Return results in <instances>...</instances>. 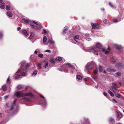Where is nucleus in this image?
<instances>
[{
  "label": "nucleus",
  "mask_w": 124,
  "mask_h": 124,
  "mask_svg": "<svg viewBox=\"0 0 124 124\" xmlns=\"http://www.w3.org/2000/svg\"><path fill=\"white\" fill-rule=\"evenodd\" d=\"M30 27H31L32 28H35V26L34 25H32L31 24H30Z\"/></svg>",
  "instance_id": "obj_48"
},
{
  "label": "nucleus",
  "mask_w": 124,
  "mask_h": 124,
  "mask_svg": "<svg viewBox=\"0 0 124 124\" xmlns=\"http://www.w3.org/2000/svg\"><path fill=\"white\" fill-rule=\"evenodd\" d=\"M15 94L19 98L21 97V92H17L15 93Z\"/></svg>",
  "instance_id": "obj_9"
},
{
  "label": "nucleus",
  "mask_w": 124,
  "mask_h": 124,
  "mask_svg": "<svg viewBox=\"0 0 124 124\" xmlns=\"http://www.w3.org/2000/svg\"><path fill=\"white\" fill-rule=\"evenodd\" d=\"M25 75V73L24 72H21L20 74V76H24Z\"/></svg>",
  "instance_id": "obj_28"
},
{
  "label": "nucleus",
  "mask_w": 124,
  "mask_h": 124,
  "mask_svg": "<svg viewBox=\"0 0 124 124\" xmlns=\"http://www.w3.org/2000/svg\"><path fill=\"white\" fill-rule=\"evenodd\" d=\"M48 42L51 44H53L54 43V41H53L51 39H49L48 40Z\"/></svg>",
  "instance_id": "obj_26"
},
{
  "label": "nucleus",
  "mask_w": 124,
  "mask_h": 124,
  "mask_svg": "<svg viewBox=\"0 0 124 124\" xmlns=\"http://www.w3.org/2000/svg\"><path fill=\"white\" fill-rule=\"evenodd\" d=\"M5 5V4L4 3H2L0 5V8L2 9H3L4 8V6Z\"/></svg>",
  "instance_id": "obj_24"
},
{
  "label": "nucleus",
  "mask_w": 124,
  "mask_h": 124,
  "mask_svg": "<svg viewBox=\"0 0 124 124\" xmlns=\"http://www.w3.org/2000/svg\"><path fill=\"white\" fill-rule=\"evenodd\" d=\"M37 74V71L36 70H34L32 74V76H35Z\"/></svg>",
  "instance_id": "obj_33"
},
{
  "label": "nucleus",
  "mask_w": 124,
  "mask_h": 124,
  "mask_svg": "<svg viewBox=\"0 0 124 124\" xmlns=\"http://www.w3.org/2000/svg\"><path fill=\"white\" fill-rule=\"evenodd\" d=\"M7 14L8 16L10 17H11L13 15L10 12H7Z\"/></svg>",
  "instance_id": "obj_23"
},
{
  "label": "nucleus",
  "mask_w": 124,
  "mask_h": 124,
  "mask_svg": "<svg viewBox=\"0 0 124 124\" xmlns=\"http://www.w3.org/2000/svg\"><path fill=\"white\" fill-rule=\"evenodd\" d=\"M68 29V27L67 26H66L64 28L63 31L62 32V33L63 34H65Z\"/></svg>",
  "instance_id": "obj_6"
},
{
  "label": "nucleus",
  "mask_w": 124,
  "mask_h": 124,
  "mask_svg": "<svg viewBox=\"0 0 124 124\" xmlns=\"http://www.w3.org/2000/svg\"><path fill=\"white\" fill-rule=\"evenodd\" d=\"M6 105L7 107H8V103H6Z\"/></svg>",
  "instance_id": "obj_62"
},
{
  "label": "nucleus",
  "mask_w": 124,
  "mask_h": 124,
  "mask_svg": "<svg viewBox=\"0 0 124 124\" xmlns=\"http://www.w3.org/2000/svg\"><path fill=\"white\" fill-rule=\"evenodd\" d=\"M25 96H26V93H23L22 91H21V96L22 97H24Z\"/></svg>",
  "instance_id": "obj_35"
},
{
  "label": "nucleus",
  "mask_w": 124,
  "mask_h": 124,
  "mask_svg": "<svg viewBox=\"0 0 124 124\" xmlns=\"http://www.w3.org/2000/svg\"><path fill=\"white\" fill-rule=\"evenodd\" d=\"M62 59V57H58L56 59V61H61Z\"/></svg>",
  "instance_id": "obj_27"
},
{
  "label": "nucleus",
  "mask_w": 124,
  "mask_h": 124,
  "mask_svg": "<svg viewBox=\"0 0 124 124\" xmlns=\"http://www.w3.org/2000/svg\"><path fill=\"white\" fill-rule=\"evenodd\" d=\"M109 5L112 8H114V6L113 4H112L111 2H109Z\"/></svg>",
  "instance_id": "obj_37"
},
{
  "label": "nucleus",
  "mask_w": 124,
  "mask_h": 124,
  "mask_svg": "<svg viewBox=\"0 0 124 124\" xmlns=\"http://www.w3.org/2000/svg\"><path fill=\"white\" fill-rule=\"evenodd\" d=\"M37 66L38 67L39 69H41V63H39L38 64Z\"/></svg>",
  "instance_id": "obj_38"
},
{
  "label": "nucleus",
  "mask_w": 124,
  "mask_h": 124,
  "mask_svg": "<svg viewBox=\"0 0 124 124\" xmlns=\"http://www.w3.org/2000/svg\"><path fill=\"white\" fill-rule=\"evenodd\" d=\"M92 29H98L99 28V25L96 23H92L91 24Z\"/></svg>",
  "instance_id": "obj_2"
},
{
  "label": "nucleus",
  "mask_w": 124,
  "mask_h": 124,
  "mask_svg": "<svg viewBox=\"0 0 124 124\" xmlns=\"http://www.w3.org/2000/svg\"><path fill=\"white\" fill-rule=\"evenodd\" d=\"M23 20L24 22L26 23H28V22L30 21L29 20V19H26L25 18H23Z\"/></svg>",
  "instance_id": "obj_25"
},
{
  "label": "nucleus",
  "mask_w": 124,
  "mask_h": 124,
  "mask_svg": "<svg viewBox=\"0 0 124 124\" xmlns=\"http://www.w3.org/2000/svg\"><path fill=\"white\" fill-rule=\"evenodd\" d=\"M77 79L80 80L82 79V77L81 76L78 75L77 76Z\"/></svg>",
  "instance_id": "obj_32"
},
{
  "label": "nucleus",
  "mask_w": 124,
  "mask_h": 124,
  "mask_svg": "<svg viewBox=\"0 0 124 124\" xmlns=\"http://www.w3.org/2000/svg\"><path fill=\"white\" fill-rule=\"evenodd\" d=\"M23 99L26 101H29V99L27 98V97H24L23 98Z\"/></svg>",
  "instance_id": "obj_40"
},
{
  "label": "nucleus",
  "mask_w": 124,
  "mask_h": 124,
  "mask_svg": "<svg viewBox=\"0 0 124 124\" xmlns=\"http://www.w3.org/2000/svg\"><path fill=\"white\" fill-rule=\"evenodd\" d=\"M115 46L116 48L117 49H121L122 48V47L121 46L118 45H115Z\"/></svg>",
  "instance_id": "obj_12"
},
{
  "label": "nucleus",
  "mask_w": 124,
  "mask_h": 124,
  "mask_svg": "<svg viewBox=\"0 0 124 124\" xmlns=\"http://www.w3.org/2000/svg\"><path fill=\"white\" fill-rule=\"evenodd\" d=\"M37 26H36V27L38 30H40L41 28V25L40 24H38L37 25Z\"/></svg>",
  "instance_id": "obj_18"
},
{
  "label": "nucleus",
  "mask_w": 124,
  "mask_h": 124,
  "mask_svg": "<svg viewBox=\"0 0 124 124\" xmlns=\"http://www.w3.org/2000/svg\"><path fill=\"white\" fill-rule=\"evenodd\" d=\"M95 49H96V48H93L91 49V50H92V52L94 53L95 54H96L97 55L98 54L97 53V51L95 50Z\"/></svg>",
  "instance_id": "obj_16"
},
{
  "label": "nucleus",
  "mask_w": 124,
  "mask_h": 124,
  "mask_svg": "<svg viewBox=\"0 0 124 124\" xmlns=\"http://www.w3.org/2000/svg\"><path fill=\"white\" fill-rule=\"evenodd\" d=\"M48 62H47L46 63V64L43 67L44 68L46 69L48 67Z\"/></svg>",
  "instance_id": "obj_31"
},
{
  "label": "nucleus",
  "mask_w": 124,
  "mask_h": 124,
  "mask_svg": "<svg viewBox=\"0 0 124 124\" xmlns=\"http://www.w3.org/2000/svg\"><path fill=\"white\" fill-rule=\"evenodd\" d=\"M2 33H0V38H1L2 36Z\"/></svg>",
  "instance_id": "obj_58"
},
{
  "label": "nucleus",
  "mask_w": 124,
  "mask_h": 124,
  "mask_svg": "<svg viewBox=\"0 0 124 124\" xmlns=\"http://www.w3.org/2000/svg\"><path fill=\"white\" fill-rule=\"evenodd\" d=\"M16 99L14 101H13V104H12V105H13L14 106H15V105H16Z\"/></svg>",
  "instance_id": "obj_45"
},
{
  "label": "nucleus",
  "mask_w": 124,
  "mask_h": 124,
  "mask_svg": "<svg viewBox=\"0 0 124 124\" xmlns=\"http://www.w3.org/2000/svg\"><path fill=\"white\" fill-rule=\"evenodd\" d=\"M6 10H10V8L8 6L6 5Z\"/></svg>",
  "instance_id": "obj_43"
},
{
  "label": "nucleus",
  "mask_w": 124,
  "mask_h": 124,
  "mask_svg": "<svg viewBox=\"0 0 124 124\" xmlns=\"http://www.w3.org/2000/svg\"><path fill=\"white\" fill-rule=\"evenodd\" d=\"M21 28L20 27H18L17 28V30L18 31H19L21 30Z\"/></svg>",
  "instance_id": "obj_57"
},
{
  "label": "nucleus",
  "mask_w": 124,
  "mask_h": 124,
  "mask_svg": "<svg viewBox=\"0 0 124 124\" xmlns=\"http://www.w3.org/2000/svg\"><path fill=\"white\" fill-rule=\"evenodd\" d=\"M107 71L108 72H114L116 71V70L115 69H111L110 68H108L107 69Z\"/></svg>",
  "instance_id": "obj_14"
},
{
  "label": "nucleus",
  "mask_w": 124,
  "mask_h": 124,
  "mask_svg": "<svg viewBox=\"0 0 124 124\" xmlns=\"http://www.w3.org/2000/svg\"><path fill=\"white\" fill-rule=\"evenodd\" d=\"M101 10L102 11H104L105 10V9L103 8H101Z\"/></svg>",
  "instance_id": "obj_59"
},
{
  "label": "nucleus",
  "mask_w": 124,
  "mask_h": 124,
  "mask_svg": "<svg viewBox=\"0 0 124 124\" xmlns=\"http://www.w3.org/2000/svg\"><path fill=\"white\" fill-rule=\"evenodd\" d=\"M46 33V30L44 29L43 30L42 33Z\"/></svg>",
  "instance_id": "obj_52"
},
{
  "label": "nucleus",
  "mask_w": 124,
  "mask_h": 124,
  "mask_svg": "<svg viewBox=\"0 0 124 124\" xmlns=\"http://www.w3.org/2000/svg\"><path fill=\"white\" fill-rule=\"evenodd\" d=\"M103 67L101 66L100 65L99 66V70L100 72H104L105 73H106V71L104 70L103 69Z\"/></svg>",
  "instance_id": "obj_7"
},
{
  "label": "nucleus",
  "mask_w": 124,
  "mask_h": 124,
  "mask_svg": "<svg viewBox=\"0 0 124 124\" xmlns=\"http://www.w3.org/2000/svg\"><path fill=\"white\" fill-rule=\"evenodd\" d=\"M25 66V64L24 63H22L21 65V68L18 70L17 72H20L22 69H23V70H24L25 69L23 68V67Z\"/></svg>",
  "instance_id": "obj_4"
},
{
  "label": "nucleus",
  "mask_w": 124,
  "mask_h": 124,
  "mask_svg": "<svg viewBox=\"0 0 124 124\" xmlns=\"http://www.w3.org/2000/svg\"><path fill=\"white\" fill-rule=\"evenodd\" d=\"M113 86L114 87H117V85L115 83H113L112 84Z\"/></svg>",
  "instance_id": "obj_50"
},
{
  "label": "nucleus",
  "mask_w": 124,
  "mask_h": 124,
  "mask_svg": "<svg viewBox=\"0 0 124 124\" xmlns=\"http://www.w3.org/2000/svg\"><path fill=\"white\" fill-rule=\"evenodd\" d=\"M46 52H48L49 53L51 52V51L50 50H47L46 51Z\"/></svg>",
  "instance_id": "obj_56"
},
{
  "label": "nucleus",
  "mask_w": 124,
  "mask_h": 124,
  "mask_svg": "<svg viewBox=\"0 0 124 124\" xmlns=\"http://www.w3.org/2000/svg\"><path fill=\"white\" fill-rule=\"evenodd\" d=\"M117 117L118 118H120L122 116L121 113L119 111H117Z\"/></svg>",
  "instance_id": "obj_15"
},
{
  "label": "nucleus",
  "mask_w": 124,
  "mask_h": 124,
  "mask_svg": "<svg viewBox=\"0 0 124 124\" xmlns=\"http://www.w3.org/2000/svg\"><path fill=\"white\" fill-rule=\"evenodd\" d=\"M79 38V36L78 35H77L75 37H74V39H78Z\"/></svg>",
  "instance_id": "obj_42"
},
{
  "label": "nucleus",
  "mask_w": 124,
  "mask_h": 124,
  "mask_svg": "<svg viewBox=\"0 0 124 124\" xmlns=\"http://www.w3.org/2000/svg\"><path fill=\"white\" fill-rule=\"evenodd\" d=\"M96 47L100 49L101 47L102 46L100 43H98L96 45Z\"/></svg>",
  "instance_id": "obj_13"
},
{
  "label": "nucleus",
  "mask_w": 124,
  "mask_h": 124,
  "mask_svg": "<svg viewBox=\"0 0 124 124\" xmlns=\"http://www.w3.org/2000/svg\"><path fill=\"white\" fill-rule=\"evenodd\" d=\"M110 94L111 96H112V97L114 96V94L112 92Z\"/></svg>",
  "instance_id": "obj_54"
},
{
  "label": "nucleus",
  "mask_w": 124,
  "mask_h": 124,
  "mask_svg": "<svg viewBox=\"0 0 124 124\" xmlns=\"http://www.w3.org/2000/svg\"><path fill=\"white\" fill-rule=\"evenodd\" d=\"M92 64L94 65L95 63L94 62H92L90 64L87 65L86 66V69L88 71L92 69L93 67H91V66Z\"/></svg>",
  "instance_id": "obj_1"
},
{
  "label": "nucleus",
  "mask_w": 124,
  "mask_h": 124,
  "mask_svg": "<svg viewBox=\"0 0 124 124\" xmlns=\"http://www.w3.org/2000/svg\"><path fill=\"white\" fill-rule=\"evenodd\" d=\"M91 77L94 80H96L97 79V77L95 76L94 74L92 75Z\"/></svg>",
  "instance_id": "obj_20"
},
{
  "label": "nucleus",
  "mask_w": 124,
  "mask_h": 124,
  "mask_svg": "<svg viewBox=\"0 0 124 124\" xmlns=\"http://www.w3.org/2000/svg\"><path fill=\"white\" fill-rule=\"evenodd\" d=\"M47 40V38L46 36H44L43 37V41L44 43H45L46 41Z\"/></svg>",
  "instance_id": "obj_22"
},
{
  "label": "nucleus",
  "mask_w": 124,
  "mask_h": 124,
  "mask_svg": "<svg viewBox=\"0 0 124 124\" xmlns=\"http://www.w3.org/2000/svg\"><path fill=\"white\" fill-rule=\"evenodd\" d=\"M111 90L115 93V96L116 97L118 98H120L121 97V95L119 93L116 94L115 93V92L113 90L111 89Z\"/></svg>",
  "instance_id": "obj_11"
},
{
  "label": "nucleus",
  "mask_w": 124,
  "mask_h": 124,
  "mask_svg": "<svg viewBox=\"0 0 124 124\" xmlns=\"http://www.w3.org/2000/svg\"><path fill=\"white\" fill-rule=\"evenodd\" d=\"M110 121L112 123H114L115 122L114 120L112 118H109Z\"/></svg>",
  "instance_id": "obj_34"
},
{
  "label": "nucleus",
  "mask_w": 124,
  "mask_h": 124,
  "mask_svg": "<svg viewBox=\"0 0 124 124\" xmlns=\"http://www.w3.org/2000/svg\"><path fill=\"white\" fill-rule=\"evenodd\" d=\"M62 66L63 67H66V66H68V67H70L72 69L74 68L70 64L68 63L63 64Z\"/></svg>",
  "instance_id": "obj_5"
},
{
  "label": "nucleus",
  "mask_w": 124,
  "mask_h": 124,
  "mask_svg": "<svg viewBox=\"0 0 124 124\" xmlns=\"http://www.w3.org/2000/svg\"><path fill=\"white\" fill-rule=\"evenodd\" d=\"M26 96H30L31 97H32L33 96V95L31 93H26Z\"/></svg>",
  "instance_id": "obj_10"
},
{
  "label": "nucleus",
  "mask_w": 124,
  "mask_h": 124,
  "mask_svg": "<svg viewBox=\"0 0 124 124\" xmlns=\"http://www.w3.org/2000/svg\"><path fill=\"white\" fill-rule=\"evenodd\" d=\"M29 66V64H27L26 65H25V69L27 70Z\"/></svg>",
  "instance_id": "obj_44"
},
{
  "label": "nucleus",
  "mask_w": 124,
  "mask_h": 124,
  "mask_svg": "<svg viewBox=\"0 0 124 124\" xmlns=\"http://www.w3.org/2000/svg\"><path fill=\"white\" fill-rule=\"evenodd\" d=\"M43 54H39L38 55V56L41 58H42L43 57Z\"/></svg>",
  "instance_id": "obj_39"
},
{
  "label": "nucleus",
  "mask_w": 124,
  "mask_h": 124,
  "mask_svg": "<svg viewBox=\"0 0 124 124\" xmlns=\"http://www.w3.org/2000/svg\"><path fill=\"white\" fill-rule=\"evenodd\" d=\"M112 21L114 23H116L118 22V20L116 19H113Z\"/></svg>",
  "instance_id": "obj_41"
},
{
  "label": "nucleus",
  "mask_w": 124,
  "mask_h": 124,
  "mask_svg": "<svg viewBox=\"0 0 124 124\" xmlns=\"http://www.w3.org/2000/svg\"><path fill=\"white\" fill-rule=\"evenodd\" d=\"M15 106H14L13 105H12V106H11L10 108V110H12L14 109V107Z\"/></svg>",
  "instance_id": "obj_46"
},
{
  "label": "nucleus",
  "mask_w": 124,
  "mask_h": 124,
  "mask_svg": "<svg viewBox=\"0 0 124 124\" xmlns=\"http://www.w3.org/2000/svg\"><path fill=\"white\" fill-rule=\"evenodd\" d=\"M22 33L25 36H27L28 35L27 32L25 30L23 31L22 32Z\"/></svg>",
  "instance_id": "obj_17"
},
{
  "label": "nucleus",
  "mask_w": 124,
  "mask_h": 124,
  "mask_svg": "<svg viewBox=\"0 0 124 124\" xmlns=\"http://www.w3.org/2000/svg\"><path fill=\"white\" fill-rule=\"evenodd\" d=\"M115 74L118 76H121V73L119 72H117L115 73Z\"/></svg>",
  "instance_id": "obj_30"
},
{
  "label": "nucleus",
  "mask_w": 124,
  "mask_h": 124,
  "mask_svg": "<svg viewBox=\"0 0 124 124\" xmlns=\"http://www.w3.org/2000/svg\"><path fill=\"white\" fill-rule=\"evenodd\" d=\"M10 80L9 79V77H8L7 79V81L8 82Z\"/></svg>",
  "instance_id": "obj_63"
},
{
  "label": "nucleus",
  "mask_w": 124,
  "mask_h": 124,
  "mask_svg": "<svg viewBox=\"0 0 124 124\" xmlns=\"http://www.w3.org/2000/svg\"><path fill=\"white\" fill-rule=\"evenodd\" d=\"M32 22L33 23L35 24L36 25H38V23L36 22H35L34 21H33Z\"/></svg>",
  "instance_id": "obj_53"
},
{
  "label": "nucleus",
  "mask_w": 124,
  "mask_h": 124,
  "mask_svg": "<svg viewBox=\"0 0 124 124\" xmlns=\"http://www.w3.org/2000/svg\"><path fill=\"white\" fill-rule=\"evenodd\" d=\"M110 61L112 63H115L116 62V58L114 57H112L110 59Z\"/></svg>",
  "instance_id": "obj_8"
},
{
  "label": "nucleus",
  "mask_w": 124,
  "mask_h": 124,
  "mask_svg": "<svg viewBox=\"0 0 124 124\" xmlns=\"http://www.w3.org/2000/svg\"><path fill=\"white\" fill-rule=\"evenodd\" d=\"M7 88V87L6 86V85H4L2 86V90L4 91L6 90Z\"/></svg>",
  "instance_id": "obj_21"
},
{
  "label": "nucleus",
  "mask_w": 124,
  "mask_h": 124,
  "mask_svg": "<svg viewBox=\"0 0 124 124\" xmlns=\"http://www.w3.org/2000/svg\"><path fill=\"white\" fill-rule=\"evenodd\" d=\"M20 76V75H18L16 76V78H19V77Z\"/></svg>",
  "instance_id": "obj_60"
},
{
  "label": "nucleus",
  "mask_w": 124,
  "mask_h": 124,
  "mask_svg": "<svg viewBox=\"0 0 124 124\" xmlns=\"http://www.w3.org/2000/svg\"><path fill=\"white\" fill-rule=\"evenodd\" d=\"M95 66V65H94L93 64H92L91 66V67H93V68Z\"/></svg>",
  "instance_id": "obj_64"
},
{
  "label": "nucleus",
  "mask_w": 124,
  "mask_h": 124,
  "mask_svg": "<svg viewBox=\"0 0 124 124\" xmlns=\"http://www.w3.org/2000/svg\"><path fill=\"white\" fill-rule=\"evenodd\" d=\"M93 72L94 73L97 74V73L98 70H94Z\"/></svg>",
  "instance_id": "obj_49"
},
{
  "label": "nucleus",
  "mask_w": 124,
  "mask_h": 124,
  "mask_svg": "<svg viewBox=\"0 0 124 124\" xmlns=\"http://www.w3.org/2000/svg\"><path fill=\"white\" fill-rule=\"evenodd\" d=\"M8 95L5 96L4 97V99L5 100L7 99L8 97Z\"/></svg>",
  "instance_id": "obj_51"
},
{
  "label": "nucleus",
  "mask_w": 124,
  "mask_h": 124,
  "mask_svg": "<svg viewBox=\"0 0 124 124\" xmlns=\"http://www.w3.org/2000/svg\"><path fill=\"white\" fill-rule=\"evenodd\" d=\"M108 51L106 50L105 48H102V51L103 53H104L105 54H108L109 53L110 49L109 47L108 48Z\"/></svg>",
  "instance_id": "obj_3"
},
{
  "label": "nucleus",
  "mask_w": 124,
  "mask_h": 124,
  "mask_svg": "<svg viewBox=\"0 0 124 124\" xmlns=\"http://www.w3.org/2000/svg\"><path fill=\"white\" fill-rule=\"evenodd\" d=\"M50 61L52 63H55L53 59H51Z\"/></svg>",
  "instance_id": "obj_47"
},
{
  "label": "nucleus",
  "mask_w": 124,
  "mask_h": 124,
  "mask_svg": "<svg viewBox=\"0 0 124 124\" xmlns=\"http://www.w3.org/2000/svg\"><path fill=\"white\" fill-rule=\"evenodd\" d=\"M22 88V86L21 85H18L17 87V88L18 90H20Z\"/></svg>",
  "instance_id": "obj_29"
},
{
  "label": "nucleus",
  "mask_w": 124,
  "mask_h": 124,
  "mask_svg": "<svg viewBox=\"0 0 124 124\" xmlns=\"http://www.w3.org/2000/svg\"><path fill=\"white\" fill-rule=\"evenodd\" d=\"M104 22L106 24H108L109 23V22L108 21V20H107L106 19L104 21Z\"/></svg>",
  "instance_id": "obj_36"
},
{
  "label": "nucleus",
  "mask_w": 124,
  "mask_h": 124,
  "mask_svg": "<svg viewBox=\"0 0 124 124\" xmlns=\"http://www.w3.org/2000/svg\"><path fill=\"white\" fill-rule=\"evenodd\" d=\"M40 97L41 98L44 99L45 98L42 95L40 94L39 95Z\"/></svg>",
  "instance_id": "obj_55"
},
{
  "label": "nucleus",
  "mask_w": 124,
  "mask_h": 124,
  "mask_svg": "<svg viewBox=\"0 0 124 124\" xmlns=\"http://www.w3.org/2000/svg\"><path fill=\"white\" fill-rule=\"evenodd\" d=\"M103 94L104 96H106L107 95V93L105 92H104L103 93Z\"/></svg>",
  "instance_id": "obj_61"
},
{
  "label": "nucleus",
  "mask_w": 124,
  "mask_h": 124,
  "mask_svg": "<svg viewBox=\"0 0 124 124\" xmlns=\"http://www.w3.org/2000/svg\"><path fill=\"white\" fill-rule=\"evenodd\" d=\"M34 35V32H31V35H30L29 39H32Z\"/></svg>",
  "instance_id": "obj_19"
}]
</instances>
